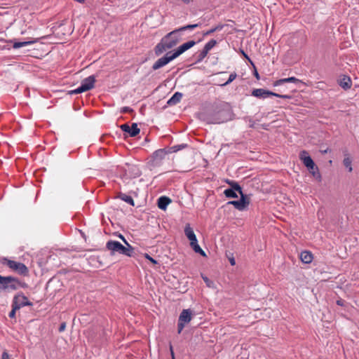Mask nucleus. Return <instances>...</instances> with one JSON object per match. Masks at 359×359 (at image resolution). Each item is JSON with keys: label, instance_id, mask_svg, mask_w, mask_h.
<instances>
[{"label": "nucleus", "instance_id": "obj_1", "mask_svg": "<svg viewBox=\"0 0 359 359\" xmlns=\"http://www.w3.org/2000/svg\"><path fill=\"white\" fill-rule=\"evenodd\" d=\"M181 39V32L177 29L168 33L155 46V55L159 56L167 50L173 48L180 41Z\"/></svg>", "mask_w": 359, "mask_h": 359}, {"label": "nucleus", "instance_id": "obj_2", "mask_svg": "<svg viewBox=\"0 0 359 359\" xmlns=\"http://www.w3.org/2000/svg\"><path fill=\"white\" fill-rule=\"evenodd\" d=\"M126 244L127 247H125L118 241L110 240L107 243L106 248L113 253L118 252L128 257H132L133 248L128 243Z\"/></svg>", "mask_w": 359, "mask_h": 359}, {"label": "nucleus", "instance_id": "obj_3", "mask_svg": "<svg viewBox=\"0 0 359 359\" xmlns=\"http://www.w3.org/2000/svg\"><path fill=\"white\" fill-rule=\"evenodd\" d=\"M20 281L13 276H2L0 275V292L3 291H14L18 290Z\"/></svg>", "mask_w": 359, "mask_h": 359}, {"label": "nucleus", "instance_id": "obj_4", "mask_svg": "<svg viewBox=\"0 0 359 359\" xmlns=\"http://www.w3.org/2000/svg\"><path fill=\"white\" fill-rule=\"evenodd\" d=\"M168 154L166 148L155 151L150 157L148 164L151 168L159 167L163 164L165 156Z\"/></svg>", "mask_w": 359, "mask_h": 359}, {"label": "nucleus", "instance_id": "obj_5", "mask_svg": "<svg viewBox=\"0 0 359 359\" xmlns=\"http://www.w3.org/2000/svg\"><path fill=\"white\" fill-rule=\"evenodd\" d=\"M1 263L20 275L26 276L28 273V269L23 263L10 260L7 258H4Z\"/></svg>", "mask_w": 359, "mask_h": 359}, {"label": "nucleus", "instance_id": "obj_6", "mask_svg": "<svg viewBox=\"0 0 359 359\" xmlns=\"http://www.w3.org/2000/svg\"><path fill=\"white\" fill-rule=\"evenodd\" d=\"M95 76L94 75H90L87 78L84 79L83 80H82L80 86L77 88L72 90L70 93L79 94L91 90L95 86Z\"/></svg>", "mask_w": 359, "mask_h": 359}, {"label": "nucleus", "instance_id": "obj_7", "mask_svg": "<svg viewBox=\"0 0 359 359\" xmlns=\"http://www.w3.org/2000/svg\"><path fill=\"white\" fill-rule=\"evenodd\" d=\"M251 95L259 99H265L269 96H274L277 97H281L283 99H290L291 95H280L272 91L264 89V88H255L252 91Z\"/></svg>", "mask_w": 359, "mask_h": 359}, {"label": "nucleus", "instance_id": "obj_8", "mask_svg": "<svg viewBox=\"0 0 359 359\" xmlns=\"http://www.w3.org/2000/svg\"><path fill=\"white\" fill-rule=\"evenodd\" d=\"M227 182L230 187L224 191V194L226 198H238V194L241 195L243 193L242 187L237 182L233 181H228Z\"/></svg>", "mask_w": 359, "mask_h": 359}, {"label": "nucleus", "instance_id": "obj_9", "mask_svg": "<svg viewBox=\"0 0 359 359\" xmlns=\"http://www.w3.org/2000/svg\"><path fill=\"white\" fill-rule=\"evenodd\" d=\"M11 306H16L18 309L25 306H32V303L28 300L22 292L15 294L13 299Z\"/></svg>", "mask_w": 359, "mask_h": 359}, {"label": "nucleus", "instance_id": "obj_10", "mask_svg": "<svg viewBox=\"0 0 359 359\" xmlns=\"http://www.w3.org/2000/svg\"><path fill=\"white\" fill-rule=\"evenodd\" d=\"M241 198L237 201H231L227 203L229 205H232L236 209L238 210L242 211L244 210L249 205L250 201L248 198V196L245 194H241L240 195Z\"/></svg>", "mask_w": 359, "mask_h": 359}, {"label": "nucleus", "instance_id": "obj_11", "mask_svg": "<svg viewBox=\"0 0 359 359\" xmlns=\"http://www.w3.org/2000/svg\"><path fill=\"white\" fill-rule=\"evenodd\" d=\"M227 120V113L225 111H218L212 114L208 118L209 123L213 124L224 123Z\"/></svg>", "mask_w": 359, "mask_h": 359}, {"label": "nucleus", "instance_id": "obj_12", "mask_svg": "<svg viewBox=\"0 0 359 359\" xmlns=\"http://www.w3.org/2000/svg\"><path fill=\"white\" fill-rule=\"evenodd\" d=\"M299 157L308 169H317V166L307 151L303 150L300 151Z\"/></svg>", "mask_w": 359, "mask_h": 359}, {"label": "nucleus", "instance_id": "obj_13", "mask_svg": "<svg viewBox=\"0 0 359 359\" xmlns=\"http://www.w3.org/2000/svg\"><path fill=\"white\" fill-rule=\"evenodd\" d=\"M122 131L127 133L129 134L130 137H135L140 133V128L137 127V124L136 123H132L131 126H129L127 123L122 124L120 126Z\"/></svg>", "mask_w": 359, "mask_h": 359}, {"label": "nucleus", "instance_id": "obj_14", "mask_svg": "<svg viewBox=\"0 0 359 359\" xmlns=\"http://www.w3.org/2000/svg\"><path fill=\"white\" fill-rule=\"evenodd\" d=\"M191 320V312L189 309H183L180 314L178 321L184 324L189 323Z\"/></svg>", "mask_w": 359, "mask_h": 359}, {"label": "nucleus", "instance_id": "obj_15", "mask_svg": "<svg viewBox=\"0 0 359 359\" xmlns=\"http://www.w3.org/2000/svg\"><path fill=\"white\" fill-rule=\"evenodd\" d=\"M189 241L190 246L196 253H198L203 257H206L205 252L202 250V248L198 245L196 237L195 238L191 239Z\"/></svg>", "mask_w": 359, "mask_h": 359}, {"label": "nucleus", "instance_id": "obj_16", "mask_svg": "<svg viewBox=\"0 0 359 359\" xmlns=\"http://www.w3.org/2000/svg\"><path fill=\"white\" fill-rule=\"evenodd\" d=\"M196 44V42L194 41H189L181 46H180L175 50L179 55H182L183 53L189 50V48H192Z\"/></svg>", "mask_w": 359, "mask_h": 359}, {"label": "nucleus", "instance_id": "obj_17", "mask_svg": "<svg viewBox=\"0 0 359 359\" xmlns=\"http://www.w3.org/2000/svg\"><path fill=\"white\" fill-rule=\"evenodd\" d=\"M301 81L294 76H292V77H288V78H285V79H278L277 81H276L274 83H273V86H281L285 83H300Z\"/></svg>", "mask_w": 359, "mask_h": 359}, {"label": "nucleus", "instance_id": "obj_18", "mask_svg": "<svg viewBox=\"0 0 359 359\" xmlns=\"http://www.w3.org/2000/svg\"><path fill=\"white\" fill-rule=\"evenodd\" d=\"M37 41V39L30 40V41H14L13 40H10L8 42V43H13V48L15 49L20 48L21 47H24L26 46H29L31 44H33Z\"/></svg>", "mask_w": 359, "mask_h": 359}, {"label": "nucleus", "instance_id": "obj_19", "mask_svg": "<svg viewBox=\"0 0 359 359\" xmlns=\"http://www.w3.org/2000/svg\"><path fill=\"white\" fill-rule=\"evenodd\" d=\"M300 259L304 264H310L313 259V254L309 251H302L300 253Z\"/></svg>", "mask_w": 359, "mask_h": 359}, {"label": "nucleus", "instance_id": "obj_20", "mask_svg": "<svg viewBox=\"0 0 359 359\" xmlns=\"http://www.w3.org/2000/svg\"><path fill=\"white\" fill-rule=\"evenodd\" d=\"M170 202H171V200L168 197L164 196H161L158 199V202H157L158 207L159 209L165 210Z\"/></svg>", "mask_w": 359, "mask_h": 359}, {"label": "nucleus", "instance_id": "obj_21", "mask_svg": "<svg viewBox=\"0 0 359 359\" xmlns=\"http://www.w3.org/2000/svg\"><path fill=\"white\" fill-rule=\"evenodd\" d=\"M339 85L344 90L351 88L352 86V81L350 77L344 76L343 78L340 79Z\"/></svg>", "mask_w": 359, "mask_h": 359}, {"label": "nucleus", "instance_id": "obj_22", "mask_svg": "<svg viewBox=\"0 0 359 359\" xmlns=\"http://www.w3.org/2000/svg\"><path fill=\"white\" fill-rule=\"evenodd\" d=\"M168 59L165 58V57H162L158 59L155 62V63L153 65L152 69L157 70V69L165 66L166 65L168 64Z\"/></svg>", "mask_w": 359, "mask_h": 359}, {"label": "nucleus", "instance_id": "obj_23", "mask_svg": "<svg viewBox=\"0 0 359 359\" xmlns=\"http://www.w3.org/2000/svg\"><path fill=\"white\" fill-rule=\"evenodd\" d=\"M182 97V93H181L180 92H176L169 99V100L168 101V104L170 105L176 104L180 102Z\"/></svg>", "mask_w": 359, "mask_h": 359}, {"label": "nucleus", "instance_id": "obj_24", "mask_svg": "<svg viewBox=\"0 0 359 359\" xmlns=\"http://www.w3.org/2000/svg\"><path fill=\"white\" fill-rule=\"evenodd\" d=\"M187 147V144H180L170 147H165L168 154L177 152Z\"/></svg>", "mask_w": 359, "mask_h": 359}, {"label": "nucleus", "instance_id": "obj_25", "mask_svg": "<svg viewBox=\"0 0 359 359\" xmlns=\"http://www.w3.org/2000/svg\"><path fill=\"white\" fill-rule=\"evenodd\" d=\"M184 234L187 238L190 241L191 239L195 238L196 237V234L193 229L190 226L189 224H187L184 228Z\"/></svg>", "mask_w": 359, "mask_h": 359}, {"label": "nucleus", "instance_id": "obj_26", "mask_svg": "<svg viewBox=\"0 0 359 359\" xmlns=\"http://www.w3.org/2000/svg\"><path fill=\"white\" fill-rule=\"evenodd\" d=\"M224 26H225L224 25L219 24V25H216L215 27L211 28L210 29L206 31L203 34V35L204 36H208V35L212 34V33H214V32H215L217 31H221L224 28Z\"/></svg>", "mask_w": 359, "mask_h": 359}, {"label": "nucleus", "instance_id": "obj_27", "mask_svg": "<svg viewBox=\"0 0 359 359\" xmlns=\"http://www.w3.org/2000/svg\"><path fill=\"white\" fill-rule=\"evenodd\" d=\"M119 198H121L122 201H123L124 202H126L131 205H135L133 198L130 196H128L126 194L121 193L119 195Z\"/></svg>", "mask_w": 359, "mask_h": 359}, {"label": "nucleus", "instance_id": "obj_28", "mask_svg": "<svg viewBox=\"0 0 359 359\" xmlns=\"http://www.w3.org/2000/svg\"><path fill=\"white\" fill-rule=\"evenodd\" d=\"M198 27H199V24H192V25H187L181 27L180 28H178L177 29L179 30L180 32L182 33V32L186 31V30H192Z\"/></svg>", "mask_w": 359, "mask_h": 359}, {"label": "nucleus", "instance_id": "obj_29", "mask_svg": "<svg viewBox=\"0 0 359 359\" xmlns=\"http://www.w3.org/2000/svg\"><path fill=\"white\" fill-rule=\"evenodd\" d=\"M178 56L179 55H177L176 50H175L173 53L168 52L163 57L168 59V62L169 63L170 62L177 58Z\"/></svg>", "mask_w": 359, "mask_h": 359}, {"label": "nucleus", "instance_id": "obj_30", "mask_svg": "<svg viewBox=\"0 0 359 359\" xmlns=\"http://www.w3.org/2000/svg\"><path fill=\"white\" fill-rule=\"evenodd\" d=\"M216 44L217 41L215 39H211L207 43H205L203 48L208 53Z\"/></svg>", "mask_w": 359, "mask_h": 359}, {"label": "nucleus", "instance_id": "obj_31", "mask_svg": "<svg viewBox=\"0 0 359 359\" xmlns=\"http://www.w3.org/2000/svg\"><path fill=\"white\" fill-rule=\"evenodd\" d=\"M208 52L204 48L198 53L196 62H201L208 55Z\"/></svg>", "mask_w": 359, "mask_h": 359}, {"label": "nucleus", "instance_id": "obj_32", "mask_svg": "<svg viewBox=\"0 0 359 359\" xmlns=\"http://www.w3.org/2000/svg\"><path fill=\"white\" fill-rule=\"evenodd\" d=\"M201 277H202L203 281L205 282V283L206 284L207 287H208L210 288H213L215 287L214 282L212 280H211L210 279H209L207 276H203L202 274Z\"/></svg>", "mask_w": 359, "mask_h": 359}, {"label": "nucleus", "instance_id": "obj_33", "mask_svg": "<svg viewBox=\"0 0 359 359\" xmlns=\"http://www.w3.org/2000/svg\"><path fill=\"white\" fill-rule=\"evenodd\" d=\"M311 174L317 180H321V175L319 172V169L317 167V169H308Z\"/></svg>", "mask_w": 359, "mask_h": 359}, {"label": "nucleus", "instance_id": "obj_34", "mask_svg": "<svg viewBox=\"0 0 359 359\" xmlns=\"http://www.w3.org/2000/svg\"><path fill=\"white\" fill-rule=\"evenodd\" d=\"M344 165L348 169L349 172H351L353 170L352 166H351V160L350 158L347 157L345 158L343 161Z\"/></svg>", "mask_w": 359, "mask_h": 359}, {"label": "nucleus", "instance_id": "obj_35", "mask_svg": "<svg viewBox=\"0 0 359 359\" xmlns=\"http://www.w3.org/2000/svg\"><path fill=\"white\" fill-rule=\"evenodd\" d=\"M237 76V74L233 72V73H231L230 75H229V77L228 79V80L223 84V86H227L229 85L230 83H231Z\"/></svg>", "mask_w": 359, "mask_h": 359}, {"label": "nucleus", "instance_id": "obj_36", "mask_svg": "<svg viewBox=\"0 0 359 359\" xmlns=\"http://www.w3.org/2000/svg\"><path fill=\"white\" fill-rule=\"evenodd\" d=\"M12 306V310L10 311V313L8 314V316L11 318H15L16 311H18L19 309L16 306Z\"/></svg>", "mask_w": 359, "mask_h": 359}, {"label": "nucleus", "instance_id": "obj_37", "mask_svg": "<svg viewBox=\"0 0 359 359\" xmlns=\"http://www.w3.org/2000/svg\"><path fill=\"white\" fill-rule=\"evenodd\" d=\"M185 325L186 324L178 321V323H177V333L178 334H180L182 332Z\"/></svg>", "mask_w": 359, "mask_h": 359}, {"label": "nucleus", "instance_id": "obj_38", "mask_svg": "<svg viewBox=\"0 0 359 359\" xmlns=\"http://www.w3.org/2000/svg\"><path fill=\"white\" fill-rule=\"evenodd\" d=\"M132 111H133V109L129 107H123L121 109V113H130Z\"/></svg>", "mask_w": 359, "mask_h": 359}, {"label": "nucleus", "instance_id": "obj_39", "mask_svg": "<svg viewBox=\"0 0 359 359\" xmlns=\"http://www.w3.org/2000/svg\"><path fill=\"white\" fill-rule=\"evenodd\" d=\"M1 359H11V358L6 351H4L1 354Z\"/></svg>", "mask_w": 359, "mask_h": 359}, {"label": "nucleus", "instance_id": "obj_40", "mask_svg": "<svg viewBox=\"0 0 359 359\" xmlns=\"http://www.w3.org/2000/svg\"><path fill=\"white\" fill-rule=\"evenodd\" d=\"M241 53L245 57V58H246L255 67L252 61L250 60L249 56L243 50H241Z\"/></svg>", "mask_w": 359, "mask_h": 359}, {"label": "nucleus", "instance_id": "obj_41", "mask_svg": "<svg viewBox=\"0 0 359 359\" xmlns=\"http://www.w3.org/2000/svg\"><path fill=\"white\" fill-rule=\"evenodd\" d=\"M337 304L341 306H344L345 305L346 302L342 299H339L337 300Z\"/></svg>", "mask_w": 359, "mask_h": 359}, {"label": "nucleus", "instance_id": "obj_42", "mask_svg": "<svg viewBox=\"0 0 359 359\" xmlns=\"http://www.w3.org/2000/svg\"><path fill=\"white\" fill-rule=\"evenodd\" d=\"M145 257L149 259L151 262L154 263V264H157V262L156 259H154V258H152L151 257H150L149 255L146 254V256Z\"/></svg>", "mask_w": 359, "mask_h": 359}, {"label": "nucleus", "instance_id": "obj_43", "mask_svg": "<svg viewBox=\"0 0 359 359\" xmlns=\"http://www.w3.org/2000/svg\"><path fill=\"white\" fill-rule=\"evenodd\" d=\"M65 327H66V324L65 323H62L60 324V327H59V332H63L65 330Z\"/></svg>", "mask_w": 359, "mask_h": 359}, {"label": "nucleus", "instance_id": "obj_44", "mask_svg": "<svg viewBox=\"0 0 359 359\" xmlns=\"http://www.w3.org/2000/svg\"><path fill=\"white\" fill-rule=\"evenodd\" d=\"M169 348H170V351L172 359H175V353H174V351H173V347H172L171 344H170V347Z\"/></svg>", "mask_w": 359, "mask_h": 359}, {"label": "nucleus", "instance_id": "obj_45", "mask_svg": "<svg viewBox=\"0 0 359 359\" xmlns=\"http://www.w3.org/2000/svg\"><path fill=\"white\" fill-rule=\"evenodd\" d=\"M254 76L256 77L257 79H259V78H260L259 74L255 68V71H254Z\"/></svg>", "mask_w": 359, "mask_h": 359}, {"label": "nucleus", "instance_id": "obj_46", "mask_svg": "<svg viewBox=\"0 0 359 359\" xmlns=\"http://www.w3.org/2000/svg\"><path fill=\"white\" fill-rule=\"evenodd\" d=\"M118 237H119L121 240H123V241L125 243H128V241L125 239V238H124V236H123V235L119 234V235H118Z\"/></svg>", "mask_w": 359, "mask_h": 359}, {"label": "nucleus", "instance_id": "obj_47", "mask_svg": "<svg viewBox=\"0 0 359 359\" xmlns=\"http://www.w3.org/2000/svg\"><path fill=\"white\" fill-rule=\"evenodd\" d=\"M229 262H230V264H231V266H233V265H235V264H236V262H235L234 258H231V259H229Z\"/></svg>", "mask_w": 359, "mask_h": 359}, {"label": "nucleus", "instance_id": "obj_48", "mask_svg": "<svg viewBox=\"0 0 359 359\" xmlns=\"http://www.w3.org/2000/svg\"><path fill=\"white\" fill-rule=\"evenodd\" d=\"M183 2L184 3H189V0H182Z\"/></svg>", "mask_w": 359, "mask_h": 359}, {"label": "nucleus", "instance_id": "obj_49", "mask_svg": "<svg viewBox=\"0 0 359 359\" xmlns=\"http://www.w3.org/2000/svg\"><path fill=\"white\" fill-rule=\"evenodd\" d=\"M254 123L252 122V124H250V127H253Z\"/></svg>", "mask_w": 359, "mask_h": 359}]
</instances>
